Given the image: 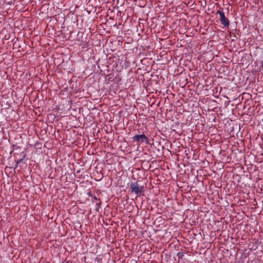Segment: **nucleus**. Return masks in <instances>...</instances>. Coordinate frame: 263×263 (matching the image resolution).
Returning a JSON list of instances; mask_svg holds the SVG:
<instances>
[{
	"label": "nucleus",
	"mask_w": 263,
	"mask_h": 263,
	"mask_svg": "<svg viewBox=\"0 0 263 263\" xmlns=\"http://www.w3.org/2000/svg\"><path fill=\"white\" fill-rule=\"evenodd\" d=\"M130 189H131V192L134 193L138 196H141L142 195L144 192V186L140 185L137 182H132L130 184Z\"/></svg>",
	"instance_id": "nucleus-1"
},
{
	"label": "nucleus",
	"mask_w": 263,
	"mask_h": 263,
	"mask_svg": "<svg viewBox=\"0 0 263 263\" xmlns=\"http://www.w3.org/2000/svg\"><path fill=\"white\" fill-rule=\"evenodd\" d=\"M216 14H218L219 15V16H220L219 21H220V23L224 27H226L228 28L230 26V21L226 17L224 12L222 11L219 10L217 11Z\"/></svg>",
	"instance_id": "nucleus-2"
},
{
	"label": "nucleus",
	"mask_w": 263,
	"mask_h": 263,
	"mask_svg": "<svg viewBox=\"0 0 263 263\" xmlns=\"http://www.w3.org/2000/svg\"><path fill=\"white\" fill-rule=\"evenodd\" d=\"M133 140L134 141L140 143H143L144 141H145L146 143L148 142V138L144 134L136 135L133 137Z\"/></svg>",
	"instance_id": "nucleus-3"
},
{
	"label": "nucleus",
	"mask_w": 263,
	"mask_h": 263,
	"mask_svg": "<svg viewBox=\"0 0 263 263\" xmlns=\"http://www.w3.org/2000/svg\"><path fill=\"white\" fill-rule=\"evenodd\" d=\"M184 255V253L183 252H178L177 253V256H178L179 258L182 259Z\"/></svg>",
	"instance_id": "nucleus-4"
},
{
	"label": "nucleus",
	"mask_w": 263,
	"mask_h": 263,
	"mask_svg": "<svg viewBox=\"0 0 263 263\" xmlns=\"http://www.w3.org/2000/svg\"><path fill=\"white\" fill-rule=\"evenodd\" d=\"M25 157V155L24 156V157L23 158L20 159L19 160H17L16 165L15 168H16L18 166V163H21L23 161V160Z\"/></svg>",
	"instance_id": "nucleus-5"
},
{
	"label": "nucleus",
	"mask_w": 263,
	"mask_h": 263,
	"mask_svg": "<svg viewBox=\"0 0 263 263\" xmlns=\"http://www.w3.org/2000/svg\"><path fill=\"white\" fill-rule=\"evenodd\" d=\"M93 198H94L95 200H96V201L99 200L100 202L99 203H100V200L99 199H98L96 196H94Z\"/></svg>",
	"instance_id": "nucleus-6"
}]
</instances>
